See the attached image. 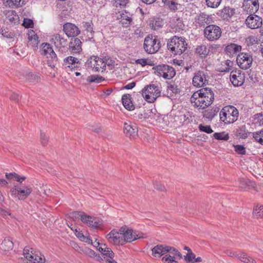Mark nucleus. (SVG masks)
Wrapping results in <instances>:
<instances>
[{
  "label": "nucleus",
  "mask_w": 263,
  "mask_h": 263,
  "mask_svg": "<svg viewBox=\"0 0 263 263\" xmlns=\"http://www.w3.org/2000/svg\"><path fill=\"white\" fill-rule=\"evenodd\" d=\"M190 99L194 107L203 109L212 104L214 95L210 88H205L195 92Z\"/></svg>",
  "instance_id": "obj_1"
},
{
  "label": "nucleus",
  "mask_w": 263,
  "mask_h": 263,
  "mask_svg": "<svg viewBox=\"0 0 263 263\" xmlns=\"http://www.w3.org/2000/svg\"><path fill=\"white\" fill-rule=\"evenodd\" d=\"M185 39L182 36H174L167 42V49L175 55H180L187 49Z\"/></svg>",
  "instance_id": "obj_2"
},
{
  "label": "nucleus",
  "mask_w": 263,
  "mask_h": 263,
  "mask_svg": "<svg viewBox=\"0 0 263 263\" xmlns=\"http://www.w3.org/2000/svg\"><path fill=\"white\" fill-rule=\"evenodd\" d=\"M238 115V110L233 106L224 107L219 113L220 120L225 123H234L237 120Z\"/></svg>",
  "instance_id": "obj_3"
},
{
  "label": "nucleus",
  "mask_w": 263,
  "mask_h": 263,
  "mask_svg": "<svg viewBox=\"0 0 263 263\" xmlns=\"http://www.w3.org/2000/svg\"><path fill=\"white\" fill-rule=\"evenodd\" d=\"M41 54L46 56L47 64L51 68H54L58 64L59 57L54 52L49 43H44L41 45Z\"/></svg>",
  "instance_id": "obj_4"
},
{
  "label": "nucleus",
  "mask_w": 263,
  "mask_h": 263,
  "mask_svg": "<svg viewBox=\"0 0 263 263\" xmlns=\"http://www.w3.org/2000/svg\"><path fill=\"white\" fill-rule=\"evenodd\" d=\"M142 95L146 101L154 103L161 95V90L154 84L145 86L142 90Z\"/></svg>",
  "instance_id": "obj_5"
},
{
  "label": "nucleus",
  "mask_w": 263,
  "mask_h": 263,
  "mask_svg": "<svg viewBox=\"0 0 263 263\" xmlns=\"http://www.w3.org/2000/svg\"><path fill=\"white\" fill-rule=\"evenodd\" d=\"M23 255L27 260L26 263H45L46 259L40 252H34L32 248L30 250L25 247L23 250Z\"/></svg>",
  "instance_id": "obj_6"
},
{
  "label": "nucleus",
  "mask_w": 263,
  "mask_h": 263,
  "mask_svg": "<svg viewBox=\"0 0 263 263\" xmlns=\"http://www.w3.org/2000/svg\"><path fill=\"white\" fill-rule=\"evenodd\" d=\"M50 42L54 44L55 47L58 49V56L63 58V54L66 52L67 40L60 34H55L51 36Z\"/></svg>",
  "instance_id": "obj_7"
},
{
  "label": "nucleus",
  "mask_w": 263,
  "mask_h": 263,
  "mask_svg": "<svg viewBox=\"0 0 263 263\" xmlns=\"http://www.w3.org/2000/svg\"><path fill=\"white\" fill-rule=\"evenodd\" d=\"M143 47L147 53L153 54L159 50L161 43L155 37L147 36L145 38Z\"/></svg>",
  "instance_id": "obj_8"
},
{
  "label": "nucleus",
  "mask_w": 263,
  "mask_h": 263,
  "mask_svg": "<svg viewBox=\"0 0 263 263\" xmlns=\"http://www.w3.org/2000/svg\"><path fill=\"white\" fill-rule=\"evenodd\" d=\"M155 73L159 77L168 80L172 79L176 75V71L173 67L164 64L157 66Z\"/></svg>",
  "instance_id": "obj_9"
},
{
  "label": "nucleus",
  "mask_w": 263,
  "mask_h": 263,
  "mask_svg": "<svg viewBox=\"0 0 263 263\" xmlns=\"http://www.w3.org/2000/svg\"><path fill=\"white\" fill-rule=\"evenodd\" d=\"M221 28L216 25H209L204 30V36L210 41L217 40L221 35Z\"/></svg>",
  "instance_id": "obj_10"
},
{
  "label": "nucleus",
  "mask_w": 263,
  "mask_h": 263,
  "mask_svg": "<svg viewBox=\"0 0 263 263\" xmlns=\"http://www.w3.org/2000/svg\"><path fill=\"white\" fill-rule=\"evenodd\" d=\"M88 67H91L95 71H103L105 69L106 63L105 61L98 57L93 56L89 59L86 62Z\"/></svg>",
  "instance_id": "obj_11"
},
{
  "label": "nucleus",
  "mask_w": 263,
  "mask_h": 263,
  "mask_svg": "<svg viewBox=\"0 0 263 263\" xmlns=\"http://www.w3.org/2000/svg\"><path fill=\"white\" fill-rule=\"evenodd\" d=\"M236 61L240 68L246 70L251 67L253 59L250 54L242 52L237 57Z\"/></svg>",
  "instance_id": "obj_12"
},
{
  "label": "nucleus",
  "mask_w": 263,
  "mask_h": 263,
  "mask_svg": "<svg viewBox=\"0 0 263 263\" xmlns=\"http://www.w3.org/2000/svg\"><path fill=\"white\" fill-rule=\"evenodd\" d=\"M106 238L108 241L115 245H123L124 241L123 239V235L120 232V229L118 231L115 229L111 230L107 235Z\"/></svg>",
  "instance_id": "obj_13"
},
{
  "label": "nucleus",
  "mask_w": 263,
  "mask_h": 263,
  "mask_svg": "<svg viewBox=\"0 0 263 263\" xmlns=\"http://www.w3.org/2000/svg\"><path fill=\"white\" fill-rule=\"evenodd\" d=\"M245 22L248 28L255 29L261 27L262 25V19L257 15L252 14L248 16Z\"/></svg>",
  "instance_id": "obj_14"
},
{
  "label": "nucleus",
  "mask_w": 263,
  "mask_h": 263,
  "mask_svg": "<svg viewBox=\"0 0 263 263\" xmlns=\"http://www.w3.org/2000/svg\"><path fill=\"white\" fill-rule=\"evenodd\" d=\"M81 221L89 227L93 228H99L102 224V220L99 218L91 217L89 215L83 213L81 216Z\"/></svg>",
  "instance_id": "obj_15"
},
{
  "label": "nucleus",
  "mask_w": 263,
  "mask_h": 263,
  "mask_svg": "<svg viewBox=\"0 0 263 263\" xmlns=\"http://www.w3.org/2000/svg\"><path fill=\"white\" fill-rule=\"evenodd\" d=\"M193 85L197 87H201L208 83L207 77L204 72L198 71L195 73L193 78Z\"/></svg>",
  "instance_id": "obj_16"
},
{
  "label": "nucleus",
  "mask_w": 263,
  "mask_h": 263,
  "mask_svg": "<svg viewBox=\"0 0 263 263\" xmlns=\"http://www.w3.org/2000/svg\"><path fill=\"white\" fill-rule=\"evenodd\" d=\"M230 81L235 86L242 85L245 81L243 73H241L240 70H232L230 75Z\"/></svg>",
  "instance_id": "obj_17"
},
{
  "label": "nucleus",
  "mask_w": 263,
  "mask_h": 263,
  "mask_svg": "<svg viewBox=\"0 0 263 263\" xmlns=\"http://www.w3.org/2000/svg\"><path fill=\"white\" fill-rule=\"evenodd\" d=\"M120 232L123 235V239L124 241V244L126 242H131L141 237L140 236H138V235L134 234L132 229H129L126 227H121L120 228Z\"/></svg>",
  "instance_id": "obj_18"
},
{
  "label": "nucleus",
  "mask_w": 263,
  "mask_h": 263,
  "mask_svg": "<svg viewBox=\"0 0 263 263\" xmlns=\"http://www.w3.org/2000/svg\"><path fill=\"white\" fill-rule=\"evenodd\" d=\"M79 60L74 57L69 56L64 59L63 65L66 70L77 69L80 67Z\"/></svg>",
  "instance_id": "obj_19"
},
{
  "label": "nucleus",
  "mask_w": 263,
  "mask_h": 263,
  "mask_svg": "<svg viewBox=\"0 0 263 263\" xmlns=\"http://www.w3.org/2000/svg\"><path fill=\"white\" fill-rule=\"evenodd\" d=\"M244 10L250 14H255L259 9L258 0H245L243 2Z\"/></svg>",
  "instance_id": "obj_20"
},
{
  "label": "nucleus",
  "mask_w": 263,
  "mask_h": 263,
  "mask_svg": "<svg viewBox=\"0 0 263 263\" xmlns=\"http://www.w3.org/2000/svg\"><path fill=\"white\" fill-rule=\"evenodd\" d=\"M63 31L68 37H74L80 33L78 27L70 23H66L63 25Z\"/></svg>",
  "instance_id": "obj_21"
},
{
  "label": "nucleus",
  "mask_w": 263,
  "mask_h": 263,
  "mask_svg": "<svg viewBox=\"0 0 263 263\" xmlns=\"http://www.w3.org/2000/svg\"><path fill=\"white\" fill-rule=\"evenodd\" d=\"M123 131L126 136L130 138H135L138 135L137 126L128 123H124Z\"/></svg>",
  "instance_id": "obj_22"
},
{
  "label": "nucleus",
  "mask_w": 263,
  "mask_h": 263,
  "mask_svg": "<svg viewBox=\"0 0 263 263\" xmlns=\"http://www.w3.org/2000/svg\"><path fill=\"white\" fill-rule=\"evenodd\" d=\"M171 249V247L162 245H158L154 247L152 251L153 255L155 257H161L162 255L165 254L166 253L169 252Z\"/></svg>",
  "instance_id": "obj_23"
},
{
  "label": "nucleus",
  "mask_w": 263,
  "mask_h": 263,
  "mask_svg": "<svg viewBox=\"0 0 263 263\" xmlns=\"http://www.w3.org/2000/svg\"><path fill=\"white\" fill-rule=\"evenodd\" d=\"M82 42L78 38L71 39L68 49L72 53H79L82 50Z\"/></svg>",
  "instance_id": "obj_24"
},
{
  "label": "nucleus",
  "mask_w": 263,
  "mask_h": 263,
  "mask_svg": "<svg viewBox=\"0 0 263 263\" xmlns=\"http://www.w3.org/2000/svg\"><path fill=\"white\" fill-rule=\"evenodd\" d=\"M117 18L120 20L123 27L125 28L130 26L133 22L130 14L126 11L119 12Z\"/></svg>",
  "instance_id": "obj_25"
},
{
  "label": "nucleus",
  "mask_w": 263,
  "mask_h": 263,
  "mask_svg": "<svg viewBox=\"0 0 263 263\" xmlns=\"http://www.w3.org/2000/svg\"><path fill=\"white\" fill-rule=\"evenodd\" d=\"M211 21V17L204 13H200L195 18L196 23L200 27H204L206 25H209Z\"/></svg>",
  "instance_id": "obj_26"
},
{
  "label": "nucleus",
  "mask_w": 263,
  "mask_h": 263,
  "mask_svg": "<svg viewBox=\"0 0 263 263\" xmlns=\"http://www.w3.org/2000/svg\"><path fill=\"white\" fill-rule=\"evenodd\" d=\"M32 192V189L29 186H26L24 188H22L18 186V190L16 197L20 200H25L30 194Z\"/></svg>",
  "instance_id": "obj_27"
},
{
  "label": "nucleus",
  "mask_w": 263,
  "mask_h": 263,
  "mask_svg": "<svg viewBox=\"0 0 263 263\" xmlns=\"http://www.w3.org/2000/svg\"><path fill=\"white\" fill-rule=\"evenodd\" d=\"M131 95L125 94L122 96V104L124 107L128 110H133L135 109V106L131 101Z\"/></svg>",
  "instance_id": "obj_28"
},
{
  "label": "nucleus",
  "mask_w": 263,
  "mask_h": 263,
  "mask_svg": "<svg viewBox=\"0 0 263 263\" xmlns=\"http://www.w3.org/2000/svg\"><path fill=\"white\" fill-rule=\"evenodd\" d=\"M98 250L103 255L109 258H114L115 254L110 248L107 247L105 244H101L98 248Z\"/></svg>",
  "instance_id": "obj_29"
},
{
  "label": "nucleus",
  "mask_w": 263,
  "mask_h": 263,
  "mask_svg": "<svg viewBox=\"0 0 263 263\" xmlns=\"http://www.w3.org/2000/svg\"><path fill=\"white\" fill-rule=\"evenodd\" d=\"M241 49V47L240 46L235 44H231L226 47L225 51L228 55L232 56L240 51Z\"/></svg>",
  "instance_id": "obj_30"
},
{
  "label": "nucleus",
  "mask_w": 263,
  "mask_h": 263,
  "mask_svg": "<svg viewBox=\"0 0 263 263\" xmlns=\"http://www.w3.org/2000/svg\"><path fill=\"white\" fill-rule=\"evenodd\" d=\"M28 45L33 47H37L39 44V37L32 30L28 34Z\"/></svg>",
  "instance_id": "obj_31"
},
{
  "label": "nucleus",
  "mask_w": 263,
  "mask_h": 263,
  "mask_svg": "<svg viewBox=\"0 0 263 263\" xmlns=\"http://www.w3.org/2000/svg\"><path fill=\"white\" fill-rule=\"evenodd\" d=\"M5 14L6 18L10 23L15 24L19 21V17L14 10H7Z\"/></svg>",
  "instance_id": "obj_32"
},
{
  "label": "nucleus",
  "mask_w": 263,
  "mask_h": 263,
  "mask_svg": "<svg viewBox=\"0 0 263 263\" xmlns=\"http://www.w3.org/2000/svg\"><path fill=\"white\" fill-rule=\"evenodd\" d=\"M235 13V10L229 7H224L220 12V15L223 19H228Z\"/></svg>",
  "instance_id": "obj_33"
},
{
  "label": "nucleus",
  "mask_w": 263,
  "mask_h": 263,
  "mask_svg": "<svg viewBox=\"0 0 263 263\" xmlns=\"http://www.w3.org/2000/svg\"><path fill=\"white\" fill-rule=\"evenodd\" d=\"M13 248V243L9 238H6L1 244V249L5 251H9Z\"/></svg>",
  "instance_id": "obj_34"
},
{
  "label": "nucleus",
  "mask_w": 263,
  "mask_h": 263,
  "mask_svg": "<svg viewBox=\"0 0 263 263\" xmlns=\"http://www.w3.org/2000/svg\"><path fill=\"white\" fill-rule=\"evenodd\" d=\"M218 111L219 109L217 107L207 109L203 112V116L204 118L212 120Z\"/></svg>",
  "instance_id": "obj_35"
},
{
  "label": "nucleus",
  "mask_w": 263,
  "mask_h": 263,
  "mask_svg": "<svg viewBox=\"0 0 263 263\" xmlns=\"http://www.w3.org/2000/svg\"><path fill=\"white\" fill-rule=\"evenodd\" d=\"M250 134V133L246 129L245 126H242L237 129L235 135L240 138L245 139L249 136Z\"/></svg>",
  "instance_id": "obj_36"
},
{
  "label": "nucleus",
  "mask_w": 263,
  "mask_h": 263,
  "mask_svg": "<svg viewBox=\"0 0 263 263\" xmlns=\"http://www.w3.org/2000/svg\"><path fill=\"white\" fill-rule=\"evenodd\" d=\"M196 52L201 57H206L209 53V49L204 45H201L197 47Z\"/></svg>",
  "instance_id": "obj_37"
},
{
  "label": "nucleus",
  "mask_w": 263,
  "mask_h": 263,
  "mask_svg": "<svg viewBox=\"0 0 263 263\" xmlns=\"http://www.w3.org/2000/svg\"><path fill=\"white\" fill-rule=\"evenodd\" d=\"M239 260L244 263H257L255 259L248 256L246 253L242 252L238 255Z\"/></svg>",
  "instance_id": "obj_38"
},
{
  "label": "nucleus",
  "mask_w": 263,
  "mask_h": 263,
  "mask_svg": "<svg viewBox=\"0 0 263 263\" xmlns=\"http://www.w3.org/2000/svg\"><path fill=\"white\" fill-rule=\"evenodd\" d=\"M162 2L172 11H176L178 9V4L176 0H162Z\"/></svg>",
  "instance_id": "obj_39"
},
{
  "label": "nucleus",
  "mask_w": 263,
  "mask_h": 263,
  "mask_svg": "<svg viewBox=\"0 0 263 263\" xmlns=\"http://www.w3.org/2000/svg\"><path fill=\"white\" fill-rule=\"evenodd\" d=\"M167 90L171 91L174 93H178L180 92V89L175 81H172L167 82Z\"/></svg>",
  "instance_id": "obj_40"
},
{
  "label": "nucleus",
  "mask_w": 263,
  "mask_h": 263,
  "mask_svg": "<svg viewBox=\"0 0 263 263\" xmlns=\"http://www.w3.org/2000/svg\"><path fill=\"white\" fill-rule=\"evenodd\" d=\"M86 80L88 82L99 83L104 80V79L102 76L98 75H91L87 77Z\"/></svg>",
  "instance_id": "obj_41"
},
{
  "label": "nucleus",
  "mask_w": 263,
  "mask_h": 263,
  "mask_svg": "<svg viewBox=\"0 0 263 263\" xmlns=\"http://www.w3.org/2000/svg\"><path fill=\"white\" fill-rule=\"evenodd\" d=\"M213 137L219 140L227 141L229 139V134L225 132L215 133L214 134Z\"/></svg>",
  "instance_id": "obj_42"
},
{
  "label": "nucleus",
  "mask_w": 263,
  "mask_h": 263,
  "mask_svg": "<svg viewBox=\"0 0 263 263\" xmlns=\"http://www.w3.org/2000/svg\"><path fill=\"white\" fill-rule=\"evenodd\" d=\"M253 215L254 217L263 218V205L256 206L254 208Z\"/></svg>",
  "instance_id": "obj_43"
},
{
  "label": "nucleus",
  "mask_w": 263,
  "mask_h": 263,
  "mask_svg": "<svg viewBox=\"0 0 263 263\" xmlns=\"http://www.w3.org/2000/svg\"><path fill=\"white\" fill-rule=\"evenodd\" d=\"M49 136L43 131H41L40 142L43 146H45L47 145L49 141Z\"/></svg>",
  "instance_id": "obj_44"
},
{
  "label": "nucleus",
  "mask_w": 263,
  "mask_h": 263,
  "mask_svg": "<svg viewBox=\"0 0 263 263\" xmlns=\"http://www.w3.org/2000/svg\"><path fill=\"white\" fill-rule=\"evenodd\" d=\"M221 2V0H205L207 6L213 8H217Z\"/></svg>",
  "instance_id": "obj_45"
},
{
  "label": "nucleus",
  "mask_w": 263,
  "mask_h": 263,
  "mask_svg": "<svg viewBox=\"0 0 263 263\" xmlns=\"http://www.w3.org/2000/svg\"><path fill=\"white\" fill-rule=\"evenodd\" d=\"M6 5L10 7H18L21 6V0H4Z\"/></svg>",
  "instance_id": "obj_46"
},
{
  "label": "nucleus",
  "mask_w": 263,
  "mask_h": 263,
  "mask_svg": "<svg viewBox=\"0 0 263 263\" xmlns=\"http://www.w3.org/2000/svg\"><path fill=\"white\" fill-rule=\"evenodd\" d=\"M223 64H221L222 66H226L227 68H221L219 70L221 72H228L230 70H231V68L233 65V63L230 60H226L224 62Z\"/></svg>",
  "instance_id": "obj_47"
},
{
  "label": "nucleus",
  "mask_w": 263,
  "mask_h": 263,
  "mask_svg": "<svg viewBox=\"0 0 263 263\" xmlns=\"http://www.w3.org/2000/svg\"><path fill=\"white\" fill-rule=\"evenodd\" d=\"M253 137L256 141L263 145V130L253 134Z\"/></svg>",
  "instance_id": "obj_48"
},
{
  "label": "nucleus",
  "mask_w": 263,
  "mask_h": 263,
  "mask_svg": "<svg viewBox=\"0 0 263 263\" xmlns=\"http://www.w3.org/2000/svg\"><path fill=\"white\" fill-rule=\"evenodd\" d=\"M84 253L90 257H96L97 260H100V256L99 255L97 256L96 254V253L92 250L89 249V248H86L84 250Z\"/></svg>",
  "instance_id": "obj_49"
},
{
  "label": "nucleus",
  "mask_w": 263,
  "mask_h": 263,
  "mask_svg": "<svg viewBox=\"0 0 263 263\" xmlns=\"http://www.w3.org/2000/svg\"><path fill=\"white\" fill-rule=\"evenodd\" d=\"M1 33L4 37L8 39H12L14 36L13 34L7 28H2Z\"/></svg>",
  "instance_id": "obj_50"
},
{
  "label": "nucleus",
  "mask_w": 263,
  "mask_h": 263,
  "mask_svg": "<svg viewBox=\"0 0 263 263\" xmlns=\"http://www.w3.org/2000/svg\"><path fill=\"white\" fill-rule=\"evenodd\" d=\"M174 258V256H172L171 254H167L163 257L162 260L167 263H179Z\"/></svg>",
  "instance_id": "obj_51"
},
{
  "label": "nucleus",
  "mask_w": 263,
  "mask_h": 263,
  "mask_svg": "<svg viewBox=\"0 0 263 263\" xmlns=\"http://www.w3.org/2000/svg\"><path fill=\"white\" fill-rule=\"evenodd\" d=\"M168 252L171 255L174 256L175 258L176 257H178L179 259H181L182 257L181 254L176 249L173 247H171V249Z\"/></svg>",
  "instance_id": "obj_52"
},
{
  "label": "nucleus",
  "mask_w": 263,
  "mask_h": 263,
  "mask_svg": "<svg viewBox=\"0 0 263 263\" xmlns=\"http://www.w3.org/2000/svg\"><path fill=\"white\" fill-rule=\"evenodd\" d=\"M235 151L240 155H245L246 154L245 147L243 145H234Z\"/></svg>",
  "instance_id": "obj_53"
},
{
  "label": "nucleus",
  "mask_w": 263,
  "mask_h": 263,
  "mask_svg": "<svg viewBox=\"0 0 263 263\" xmlns=\"http://www.w3.org/2000/svg\"><path fill=\"white\" fill-rule=\"evenodd\" d=\"M199 129L200 131L206 133L208 134L212 133L213 132L210 125L204 126L202 125H200L199 126Z\"/></svg>",
  "instance_id": "obj_54"
},
{
  "label": "nucleus",
  "mask_w": 263,
  "mask_h": 263,
  "mask_svg": "<svg viewBox=\"0 0 263 263\" xmlns=\"http://www.w3.org/2000/svg\"><path fill=\"white\" fill-rule=\"evenodd\" d=\"M151 61H148V59H139L136 60V63L137 64H140L142 66H145L147 65H151L149 62Z\"/></svg>",
  "instance_id": "obj_55"
},
{
  "label": "nucleus",
  "mask_w": 263,
  "mask_h": 263,
  "mask_svg": "<svg viewBox=\"0 0 263 263\" xmlns=\"http://www.w3.org/2000/svg\"><path fill=\"white\" fill-rule=\"evenodd\" d=\"M195 257V255L192 252H188L187 254L184 256V259L187 262H191Z\"/></svg>",
  "instance_id": "obj_56"
},
{
  "label": "nucleus",
  "mask_w": 263,
  "mask_h": 263,
  "mask_svg": "<svg viewBox=\"0 0 263 263\" xmlns=\"http://www.w3.org/2000/svg\"><path fill=\"white\" fill-rule=\"evenodd\" d=\"M23 25L25 28H32L33 26V21L30 19H24Z\"/></svg>",
  "instance_id": "obj_57"
},
{
  "label": "nucleus",
  "mask_w": 263,
  "mask_h": 263,
  "mask_svg": "<svg viewBox=\"0 0 263 263\" xmlns=\"http://www.w3.org/2000/svg\"><path fill=\"white\" fill-rule=\"evenodd\" d=\"M83 213L84 212L77 211L73 212L70 214V217L73 219H78L79 218L81 219V216H82Z\"/></svg>",
  "instance_id": "obj_58"
},
{
  "label": "nucleus",
  "mask_w": 263,
  "mask_h": 263,
  "mask_svg": "<svg viewBox=\"0 0 263 263\" xmlns=\"http://www.w3.org/2000/svg\"><path fill=\"white\" fill-rule=\"evenodd\" d=\"M240 183L242 184V185L246 184L248 186H251L252 187H254V185L255 184L254 182L244 179H242L240 180Z\"/></svg>",
  "instance_id": "obj_59"
},
{
  "label": "nucleus",
  "mask_w": 263,
  "mask_h": 263,
  "mask_svg": "<svg viewBox=\"0 0 263 263\" xmlns=\"http://www.w3.org/2000/svg\"><path fill=\"white\" fill-rule=\"evenodd\" d=\"M154 185L155 188L158 190H159L160 191H165V186L163 184H162L158 182H155L154 183Z\"/></svg>",
  "instance_id": "obj_60"
},
{
  "label": "nucleus",
  "mask_w": 263,
  "mask_h": 263,
  "mask_svg": "<svg viewBox=\"0 0 263 263\" xmlns=\"http://www.w3.org/2000/svg\"><path fill=\"white\" fill-rule=\"evenodd\" d=\"M84 28L88 32L90 33L94 32L91 23L86 22L84 25Z\"/></svg>",
  "instance_id": "obj_61"
},
{
  "label": "nucleus",
  "mask_w": 263,
  "mask_h": 263,
  "mask_svg": "<svg viewBox=\"0 0 263 263\" xmlns=\"http://www.w3.org/2000/svg\"><path fill=\"white\" fill-rule=\"evenodd\" d=\"M26 79L30 81L36 80H38L39 78L37 76L32 74L31 72H29L26 75Z\"/></svg>",
  "instance_id": "obj_62"
},
{
  "label": "nucleus",
  "mask_w": 263,
  "mask_h": 263,
  "mask_svg": "<svg viewBox=\"0 0 263 263\" xmlns=\"http://www.w3.org/2000/svg\"><path fill=\"white\" fill-rule=\"evenodd\" d=\"M14 177L16 181L19 182L20 183H22L23 181H24L26 179V177H21L16 173H14Z\"/></svg>",
  "instance_id": "obj_63"
},
{
  "label": "nucleus",
  "mask_w": 263,
  "mask_h": 263,
  "mask_svg": "<svg viewBox=\"0 0 263 263\" xmlns=\"http://www.w3.org/2000/svg\"><path fill=\"white\" fill-rule=\"evenodd\" d=\"M18 185H14L13 187H12L10 190V192L13 196H15L16 197V195H17L18 193Z\"/></svg>",
  "instance_id": "obj_64"
}]
</instances>
